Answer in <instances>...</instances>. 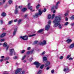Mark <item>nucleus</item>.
I'll return each instance as SVG.
<instances>
[{
    "label": "nucleus",
    "mask_w": 74,
    "mask_h": 74,
    "mask_svg": "<svg viewBox=\"0 0 74 74\" xmlns=\"http://www.w3.org/2000/svg\"><path fill=\"white\" fill-rule=\"evenodd\" d=\"M61 19H62V17L60 16H56L53 21V23L54 24L53 25V27H57L58 26L59 29H62V27L60 24Z\"/></svg>",
    "instance_id": "obj_1"
},
{
    "label": "nucleus",
    "mask_w": 74,
    "mask_h": 74,
    "mask_svg": "<svg viewBox=\"0 0 74 74\" xmlns=\"http://www.w3.org/2000/svg\"><path fill=\"white\" fill-rule=\"evenodd\" d=\"M22 69H18L16 70L15 71V74H18V73H19L20 74H25V73H26V71H23Z\"/></svg>",
    "instance_id": "obj_2"
},
{
    "label": "nucleus",
    "mask_w": 74,
    "mask_h": 74,
    "mask_svg": "<svg viewBox=\"0 0 74 74\" xmlns=\"http://www.w3.org/2000/svg\"><path fill=\"white\" fill-rule=\"evenodd\" d=\"M48 24L47 25H46L45 27V30H49V29L50 28L51 23V21L49 20L48 22Z\"/></svg>",
    "instance_id": "obj_3"
},
{
    "label": "nucleus",
    "mask_w": 74,
    "mask_h": 74,
    "mask_svg": "<svg viewBox=\"0 0 74 74\" xmlns=\"http://www.w3.org/2000/svg\"><path fill=\"white\" fill-rule=\"evenodd\" d=\"M10 52V56H12L14 53V55H16V53L15 51V50L14 49H10L9 50Z\"/></svg>",
    "instance_id": "obj_4"
},
{
    "label": "nucleus",
    "mask_w": 74,
    "mask_h": 74,
    "mask_svg": "<svg viewBox=\"0 0 74 74\" xmlns=\"http://www.w3.org/2000/svg\"><path fill=\"white\" fill-rule=\"evenodd\" d=\"M38 14L37 13L35 14V16H34V18H35L36 16H38V15H41L42 14V11H41V9H39L38 11Z\"/></svg>",
    "instance_id": "obj_5"
},
{
    "label": "nucleus",
    "mask_w": 74,
    "mask_h": 74,
    "mask_svg": "<svg viewBox=\"0 0 74 74\" xmlns=\"http://www.w3.org/2000/svg\"><path fill=\"white\" fill-rule=\"evenodd\" d=\"M20 38H21V39H22L23 40H28V36L26 35L24 36H20Z\"/></svg>",
    "instance_id": "obj_6"
},
{
    "label": "nucleus",
    "mask_w": 74,
    "mask_h": 74,
    "mask_svg": "<svg viewBox=\"0 0 74 74\" xmlns=\"http://www.w3.org/2000/svg\"><path fill=\"white\" fill-rule=\"evenodd\" d=\"M3 47H5V48L6 50V51H7L9 48V45H8L7 43L5 42L3 44Z\"/></svg>",
    "instance_id": "obj_7"
},
{
    "label": "nucleus",
    "mask_w": 74,
    "mask_h": 74,
    "mask_svg": "<svg viewBox=\"0 0 74 74\" xmlns=\"http://www.w3.org/2000/svg\"><path fill=\"white\" fill-rule=\"evenodd\" d=\"M47 44V42L45 40H43L42 42H39V44L40 45H46Z\"/></svg>",
    "instance_id": "obj_8"
},
{
    "label": "nucleus",
    "mask_w": 74,
    "mask_h": 74,
    "mask_svg": "<svg viewBox=\"0 0 74 74\" xmlns=\"http://www.w3.org/2000/svg\"><path fill=\"white\" fill-rule=\"evenodd\" d=\"M55 14H53L52 15V16H51V15L50 14H49L48 16V18L49 19H53V18L55 17Z\"/></svg>",
    "instance_id": "obj_9"
},
{
    "label": "nucleus",
    "mask_w": 74,
    "mask_h": 74,
    "mask_svg": "<svg viewBox=\"0 0 74 74\" xmlns=\"http://www.w3.org/2000/svg\"><path fill=\"white\" fill-rule=\"evenodd\" d=\"M34 64L36 65V68H38L40 66V64L38 62H34Z\"/></svg>",
    "instance_id": "obj_10"
},
{
    "label": "nucleus",
    "mask_w": 74,
    "mask_h": 74,
    "mask_svg": "<svg viewBox=\"0 0 74 74\" xmlns=\"http://www.w3.org/2000/svg\"><path fill=\"white\" fill-rule=\"evenodd\" d=\"M17 5H16L15 6V11L14 12V13L15 14H17L18 13V8H17Z\"/></svg>",
    "instance_id": "obj_11"
},
{
    "label": "nucleus",
    "mask_w": 74,
    "mask_h": 74,
    "mask_svg": "<svg viewBox=\"0 0 74 74\" xmlns=\"http://www.w3.org/2000/svg\"><path fill=\"white\" fill-rule=\"evenodd\" d=\"M51 64V62L49 61H47L46 62V63L45 64V67H47L48 66H49Z\"/></svg>",
    "instance_id": "obj_12"
},
{
    "label": "nucleus",
    "mask_w": 74,
    "mask_h": 74,
    "mask_svg": "<svg viewBox=\"0 0 74 74\" xmlns=\"http://www.w3.org/2000/svg\"><path fill=\"white\" fill-rule=\"evenodd\" d=\"M30 3H29L28 5V8L31 11L32 10V8H33V7L32 6H30Z\"/></svg>",
    "instance_id": "obj_13"
},
{
    "label": "nucleus",
    "mask_w": 74,
    "mask_h": 74,
    "mask_svg": "<svg viewBox=\"0 0 74 74\" xmlns=\"http://www.w3.org/2000/svg\"><path fill=\"white\" fill-rule=\"evenodd\" d=\"M69 70V68L67 66H65L63 70L64 71V72H67Z\"/></svg>",
    "instance_id": "obj_14"
},
{
    "label": "nucleus",
    "mask_w": 74,
    "mask_h": 74,
    "mask_svg": "<svg viewBox=\"0 0 74 74\" xmlns=\"http://www.w3.org/2000/svg\"><path fill=\"white\" fill-rule=\"evenodd\" d=\"M59 4H60V1H59L57 3L55 7V9H57L58 8V5Z\"/></svg>",
    "instance_id": "obj_15"
},
{
    "label": "nucleus",
    "mask_w": 74,
    "mask_h": 74,
    "mask_svg": "<svg viewBox=\"0 0 74 74\" xmlns=\"http://www.w3.org/2000/svg\"><path fill=\"white\" fill-rule=\"evenodd\" d=\"M17 31V28H16L14 29V30L13 32V36H15V34H16V31Z\"/></svg>",
    "instance_id": "obj_16"
},
{
    "label": "nucleus",
    "mask_w": 74,
    "mask_h": 74,
    "mask_svg": "<svg viewBox=\"0 0 74 74\" xmlns=\"http://www.w3.org/2000/svg\"><path fill=\"white\" fill-rule=\"evenodd\" d=\"M74 43H72L71 45H70L69 46V48H70L71 49V48H74Z\"/></svg>",
    "instance_id": "obj_17"
},
{
    "label": "nucleus",
    "mask_w": 74,
    "mask_h": 74,
    "mask_svg": "<svg viewBox=\"0 0 74 74\" xmlns=\"http://www.w3.org/2000/svg\"><path fill=\"white\" fill-rule=\"evenodd\" d=\"M5 34H6V33H3L0 36V38H3L5 36Z\"/></svg>",
    "instance_id": "obj_18"
},
{
    "label": "nucleus",
    "mask_w": 74,
    "mask_h": 74,
    "mask_svg": "<svg viewBox=\"0 0 74 74\" xmlns=\"http://www.w3.org/2000/svg\"><path fill=\"white\" fill-rule=\"evenodd\" d=\"M33 51H34V49L32 50L31 51H29L27 52V54H30V53L32 54L33 53Z\"/></svg>",
    "instance_id": "obj_19"
},
{
    "label": "nucleus",
    "mask_w": 74,
    "mask_h": 74,
    "mask_svg": "<svg viewBox=\"0 0 74 74\" xmlns=\"http://www.w3.org/2000/svg\"><path fill=\"white\" fill-rule=\"evenodd\" d=\"M72 41H73V40L69 39L67 40L66 42L68 43H70L71 42H72Z\"/></svg>",
    "instance_id": "obj_20"
},
{
    "label": "nucleus",
    "mask_w": 74,
    "mask_h": 74,
    "mask_svg": "<svg viewBox=\"0 0 74 74\" xmlns=\"http://www.w3.org/2000/svg\"><path fill=\"white\" fill-rule=\"evenodd\" d=\"M47 59L48 58H47L45 57H43V62H45V61L47 60Z\"/></svg>",
    "instance_id": "obj_21"
},
{
    "label": "nucleus",
    "mask_w": 74,
    "mask_h": 74,
    "mask_svg": "<svg viewBox=\"0 0 74 74\" xmlns=\"http://www.w3.org/2000/svg\"><path fill=\"white\" fill-rule=\"evenodd\" d=\"M69 11L68 10L67 11V12L64 14V15L65 16H67L69 15Z\"/></svg>",
    "instance_id": "obj_22"
},
{
    "label": "nucleus",
    "mask_w": 74,
    "mask_h": 74,
    "mask_svg": "<svg viewBox=\"0 0 74 74\" xmlns=\"http://www.w3.org/2000/svg\"><path fill=\"white\" fill-rule=\"evenodd\" d=\"M27 10V9H26V8H24L21 10V11H22V12H25V11H26Z\"/></svg>",
    "instance_id": "obj_23"
},
{
    "label": "nucleus",
    "mask_w": 74,
    "mask_h": 74,
    "mask_svg": "<svg viewBox=\"0 0 74 74\" xmlns=\"http://www.w3.org/2000/svg\"><path fill=\"white\" fill-rule=\"evenodd\" d=\"M12 22H13V21L12 20L9 21H8V25H10L11 24H12Z\"/></svg>",
    "instance_id": "obj_24"
},
{
    "label": "nucleus",
    "mask_w": 74,
    "mask_h": 74,
    "mask_svg": "<svg viewBox=\"0 0 74 74\" xmlns=\"http://www.w3.org/2000/svg\"><path fill=\"white\" fill-rule=\"evenodd\" d=\"M1 15L2 16L4 17V16H5L6 15V14L5 12H3L1 14Z\"/></svg>",
    "instance_id": "obj_25"
},
{
    "label": "nucleus",
    "mask_w": 74,
    "mask_h": 74,
    "mask_svg": "<svg viewBox=\"0 0 74 74\" xmlns=\"http://www.w3.org/2000/svg\"><path fill=\"white\" fill-rule=\"evenodd\" d=\"M43 31H44V29H42L38 31V33H41V32H43Z\"/></svg>",
    "instance_id": "obj_26"
},
{
    "label": "nucleus",
    "mask_w": 74,
    "mask_h": 74,
    "mask_svg": "<svg viewBox=\"0 0 74 74\" xmlns=\"http://www.w3.org/2000/svg\"><path fill=\"white\" fill-rule=\"evenodd\" d=\"M8 3L9 4H12V0H9L8 1Z\"/></svg>",
    "instance_id": "obj_27"
},
{
    "label": "nucleus",
    "mask_w": 74,
    "mask_h": 74,
    "mask_svg": "<svg viewBox=\"0 0 74 74\" xmlns=\"http://www.w3.org/2000/svg\"><path fill=\"white\" fill-rule=\"evenodd\" d=\"M9 57H7L4 59V60H9Z\"/></svg>",
    "instance_id": "obj_28"
},
{
    "label": "nucleus",
    "mask_w": 74,
    "mask_h": 74,
    "mask_svg": "<svg viewBox=\"0 0 74 74\" xmlns=\"http://www.w3.org/2000/svg\"><path fill=\"white\" fill-rule=\"evenodd\" d=\"M36 36L35 34H33L32 35H29L28 36V37H33V36Z\"/></svg>",
    "instance_id": "obj_29"
},
{
    "label": "nucleus",
    "mask_w": 74,
    "mask_h": 74,
    "mask_svg": "<svg viewBox=\"0 0 74 74\" xmlns=\"http://www.w3.org/2000/svg\"><path fill=\"white\" fill-rule=\"evenodd\" d=\"M59 59H60L61 60H62V59H63V56H60Z\"/></svg>",
    "instance_id": "obj_30"
},
{
    "label": "nucleus",
    "mask_w": 74,
    "mask_h": 74,
    "mask_svg": "<svg viewBox=\"0 0 74 74\" xmlns=\"http://www.w3.org/2000/svg\"><path fill=\"white\" fill-rule=\"evenodd\" d=\"M44 64H42V65L40 67V68L41 69H43V67H44Z\"/></svg>",
    "instance_id": "obj_31"
},
{
    "label": "nucleus",
    "mask_w": 74,
    "mask_h": 74,
    "mask_svg": "<svg viewBox=\"0 0 74 74\" xmlns=\"http://www.w3.org/2000/svg\"><path fill=\"white\" fill-rule=\"evenodd\" d=\"M68 24H69V22H66L64 23V26H67Z\"/></svg>",
    "instance_id": "obj_32"
},
{
    "label": "nucleus",
    "mask_w": 74,
    "mask_h": 74,
    "mask_svg": "<svg viewBox=\"0 0 74 74\" xmlns=\"http://www.w3.org/2000/svg\"><path fill=\"white\" fill-rule=\"evenodd\" d=\"M41 73V70H39L38 71V73H37V74H40Z\"/></svg>",
    "instance_id": "obj_33"
},
{
    "label": "nucleus",
    "mask_w": 74,
    "mask_h": 74,
    "mask_svg": "<svg viewBox=\"0 0 74 74\" xmlns=\"http://www.w3.org/2000/svg\"><path fill=\"white\" fill-rule=\"evenodd\" d=\"M40 7V5L39 4H38V5L36 6V9H38L39 7Z\"/></svg>",
    "instance_id": "obj_34"
},
{
    "label": "nucleus",
    "mask_w": 74,
    "mask_h": 74,
    "mask_svg": "<svg viewBox=\"0 0 74 74\" xmlns=\"http://www.w3.org/2000/svg\"><path fill=\"white\" fill-rule=\"evenodd\" d=\"M21 21H22V20H21V19L19 20L18 21V24H20V23H21Z\"/></svg>",
    "instance_id": "obj_35"
},
{
    "label": "nucleus",
    "mask_w": 74,
    "mask_h": 74,
    "mask_svg": "<svg viewBox=\"0 0 74 74\" xmlns=\"http://www.w3.org/2000/svg\"><path fill=\"white\" fill-rule=\"evenodd\" d=\"M25 52V50H22L21 51V53H24Z\"/></svg>",
    "instance_id": "obj_36"
},
{
    "label": "nucleus",
    "mask_w": 74,
    "mask_h": 74,
    "mask_svg": "<svg viewBox=\"0 0 74 74\" xmlns=\"http://www.w3.org/2000/svg\"><path fill=\"white\" fill-rule=\"evenodd\" d=\"M13 59H18V57L15 56L13 57Z\"/></svg>",
    "instance_id": "obj_37"
},
{
    "label": "nucleus",
    "mask_w": 74,
    "mask_h": 74,
    "mask_svg": "<svg viewBox=\"0 0 74 74\" xmlns=\"http://www.w3.org/2000/svg\"><path fill=\"white\" fill-rule=\"evenodd\" d=\"M26 58V55H25L23 57V58L22 59V60H24L25 59V58Z\"/></svg>",
    "instance_id": "obj_38"
},
{
    "label": "nucleus",
    "mask_w": 74,
    "mask_h": 74,
    "mask_svg": "<svg viewBox=\"0 0 74 74\" xmlns=\"http://www.w3.org/2000/svg\"><path fill=\"white\" fill-rule=\"evenodd\" d=\"M71 56V55H69L67 56V57H66L67 59H69L70 57Z\"/></svg>",
    "instance_id": "obj_39"
},
{
    "label": "nucleus",
    "mask_w": 74,
    "mask_h": 74,
    "mask_svg": "<svg viewBox=\"0 0 74 74\" xmlns=\"http://www.w3.org/2000/svg\"><path fill=\"white\" fill-rule=\"evenodd\" d=\"M0 22H1V24H3V23H4V22H3V21L2 20H1Z\"/></svg>",
    "instance_id": "obj_40"
},
{
    "label": "nucleus",
    "mask_w": 74,
    "mask_h": 74,
    "mask_svg": "<svg viewBox=\"0 0 74 74\" xmlns=\"http://www.w3.org/2000/svg\"><path fill=\"white\" fill-rule=\"evenodd\" d=\"M0 41H1V42H3V41H4V39H1L0 40Z\"/></svg>",
    "instance_id": "obj_41"
},
{
    "label": "nucleus",
    "mask_w": 74,
    "mask_h": 74,
    "mask_svg": "<svg viewBox=\"0 0 74 74\" xmlns=\"http://www.w3.org/2000/svg\"><path fill=\"white\" fill-rule=\"evenodd\" d=\"M37 42H38V41H35L34 42V44H37Z\"/></svg>",
    "instance_id": "obj_42"
},
{
    "label": "nucleus",
    "mask_w": 74,
    "mask_h": 74,
    "mask_svg": "<svg viewBox=\"0 0 74 74\" xmlns=\"http://www.w3.org/2000/svg\"><path fill=\"white\" fill-rule=\"evenodd\" d=\"M55 8V6L53 5V7H52V8H51V10H53V9H54Z\"/></svg>",
    "instance_id": "obj_43"
},
{
    "label": "nucleus",
    "mask_w": 74,
    "mask_h": 74,
    "mask_svg": "<svg viewBox=\"0 0 74 74\" xmlns=\"http://www.w3.org/2000/svg\"><path fill=\"white\" fill-rule=\"evenodd\" d=\"M73 58H69V60H72L73 59Z\"/></svg>",
    "instance_id": "obj_44"
},
{
    "label": "nucleus",
    "mask_w": 74,
    "mask_h": 74,
    "mask_svg": "<svg viewBox=\"0 0 74 74\" xmlns=\"http://www.w3.org/2000/svg\"><path fill=\"white\" fill-rule=\"evenodd\" d=\"M51 73H54V70H52L51 71Z\"/></svg>",
    "instance_id": "obj_45"
},
{
    "label": "nucleus",
    "mask_w": 74,
    "mask_h": 74,
    "mask_svg": "<svg viewBox=\"0 0 74 74\" xmlns=\"http://www.w3.org/2000/svg\"><path fill=\"white\" fill-rule=\"evenodd\" d=\"M71 19H74V15L72 16L71 17Z\"/></svg>",
    "instance_id": "obj_46"
},
{
    "label": "nucleus",
    "mask_w": 74,
    "mask_h": 74,
    "mask_svg": "<svg viewBox=\"0 0 74 74\" xmlns=\"http://www.w3.org/2000/svg\"><path fill=\"white\" fill-rule=\"evenodd\" d=\"M27 16H28V14H27L25 15L24 17L26 18V17H27Z\"/></svg>",
    "instance_id": "obj_47"
},
{
    "label": "nucleus",
    "mask_w": 74,
    "mask_h": 74,
    "mask_svg": "<svg viewBox=\"0 0 74 74\" xmlns=\"http://www.w3.org/2000/svg\"><path fill=\"white\" fill-rule=\"evenodd\" d=\"M49 66H48L46 68L47 70H49Z\"/></svg>",
    "instance_id": "obj_48"
},
{
    "label": "nucleus",
    "mask_w": 74,
    "mask_h": 74,
    "mask_svg": "<svg viewBox=\"0 0 74 74\" xmlns=\"http://www.w3.org/2000/svg\"><path fill=\"white\" fill-rule=\"evenodd\" d=\"M45 53V52L44 51L42 53V55H44Z\"/></svg>",
    "instance_id": "obj_49"
},
{
    "label": "nucleus",
    "mask_w": 74,
    "mask_h": 74,
    "mask_svg": "<svg viewBox=\"0 0 74 74\" xmlns=\"http://www.w3.org/2000/svg\"><path fill=\"white\" fill-rule=\"evenodd\" d=\"M31 48L30 47H27V50H30L31 49Z\"/></svg>",
    "instance_id": "obj_50"
},
{
    "label": "nucleus",
    "mask_w": 74,
    "mask_h": 74,
    "mask_svg": "<svg viewBox=\"0 0 74 74\" xmlns=\"http://www.w3.org/2000/svg\"><path fill=\"white\" fill-rule=\"evenodd\" d=\"M46 9L45 8V9H44V10L43 11L44 12H45L46 11Z\"/></svg>",
    "instance_id": "obj_51"
},
{
    "label": "nucleus",
    "mask_w": 74,
    "mask_h": 74,
    "mask_svg": "<svg viewBox=\"0 0 74 74\" xmlns=\"http://www.w3.org/2000/svg\"><path fill=\"white\" fill-rule=\"evenodd\" d=\"M17 19H16L14 20V22H17Z\"/></svg>",
    "instance_id": "obj_52"
},
{
    "label": "nucleus",
    "mask_w": 74,
    "mask_h": 74,
    "mask_svg": "<svg viewBox=\"0 0 74 74\" xmlns=\"http://www.w3.org/2000/svg\"><path fill=\"white\" fill-rule=\"evenodd\" d=\"M22 6H18L19 8H22Z\"/></svg>",
    "instance_id": "obj_53"
},
{
    "label": "nucleus",
    "mask_w": 74,
    "mask_h": 74,
    "mask_svg": "<svg viewBox=\"0 0 74 74\" xmlns=\"http://www.w3.org/2000/svg\"><path fill=\"white\" fill-rule=\"evenodd\" d=\"M32 60H33V58H31L29 60L30 62H31V61H32Z\"/></svg>",
    "instance_id": "obj_54"
},
{
    "label": "nucleus",
    "mask_w": 74,
    "mask_h": 74,
    "mask_svg": "<svg viewBox=\"0 0 74 74\" xmlns=\"http://www.w3.org/2000/svg\"><path fill=\"white\" fill-rule=\"evenodd\" d=\"M1 58H2V59H3L4 58V56H1Z\"/></svg>",
    "instance_id": "obj_55"
},
{
    "label": "nucleus",
    "mask_w": 74,
    "mask_h": 74,
    "mask_svg": "<svg viewBox=\"0 0 74 74\" xmlns=\"http://www.w3.org/2000/svg\"><path fill=\"white\" fill-rule=\"evenodd\" d=\"M16 65H19V63H17V62H16Z\"/></svg>",
    "instance_id": "obj_56"
},
{
    "label": "nucleus",
    "mask_w": 74,
    "mask_h": 74,
    "mask_svg": "<svg viewBox=\"0 0 74 74\" xmlns=\"http://www.w3.org/2000/svg\"><path fill=\"white\" fill-rule=\"evenodd\" d=\"M56 12V10H54L53 11V13L54 14V13Z\"/></svg>",
    "instance_id": "obj_57"
},
{
    "label": "nucleus",
    "mask_w": 74,
    "mask_h": 74,
    "mask_svg": "<svg viewBox=\"0 0 74 74\" xmlns=\"http://www.w3.org/2000/svg\"><path fill=\"white\" fill-rule=\"evenodd\" d=\"M5 0H3V3H5Z\"/></svg>",
    "instance_id": "obj_58"
},
{
    "label": "nucleus",
    "mask_w": 74,
    "mask_h": 74,
    "mask_svg": "<svg viewBox=\"0 0 74 74\" xmlns=\"http://www.w3.org/2000/svg\"><path fill=\"white\" fill-rule=\"evenodd\" d=\"M23 62L24 63H26V60H24L23 61Z\"/></svg>",
    "instance_id": "obj_59"
},
{
    "label": "nucleus",
    "mask_w": 74,
    "mask_h": 74,
    "mask_svg": "<svg viewBox=\"0 0 74 74\" xmlns=\"http://www.w3.org/2000/svg\"><path fill=\"white\" fill-rule=\"evenodd\" d=\"M2 61H3V59L1 60H0L1 62H2Z\"/></svg>",
    "instance_id": "obj_60"
},
{
    "label": "nucleus",
    "mask_w": 74,
    "mask_h": 74,
    "mask_svg": "<svg viewBox=\"0 0 74 74\" xmlns=\"http://www.w3.org/2000/svg\"><path fill=\"white\" fill-rule=\"evenodd\" d=\"M68 19L67 18H66V21H68Z\"/></svg>",
    "instance_id": "obj_61"
},
{
    "label": "nucleus",
    "mask_w": 74,
    "mask_h": 74,
    "mask_svg": "<svg viewBox=\"0 0 74 74\" xmlns=\"http://www.w3.org/2000/svg\"><path fill=\"white\" fill-rule=\"evenodd\" d=\"M9 63V62L8 61H6V63Z\"/></svg>",
    "instance_id": "obj_62"
},
{
    "label": "nucleus",
    "mask_w": 74,
    "mask_h": 74,
    "mask_svg": "<svg viewBox=\"0 0 74 74\" xmlns=\"http://www.w3.org/2000/svg\"><path fill=\"white\" fill-rule=\"evenodd\" d=\"M2 45V44H1V43H0V45Z\"/></svg>",
    "instance_id": "obj_63"
},
{
    "label": "nucleus",
    "mask_w": 74,
    "mask_h": 74,
    "mask_svg": "<svg viewBox=\"0 0 74 74\" xmlns=\"http://www.w3.org/2000/svg\"><path fill=\"white\" fill-rule=\"evenodd\" d=\"M0 5L1 4V3H0Z\"/></svg>",
    "instance_id": "obj_64"
}]
</instances>
